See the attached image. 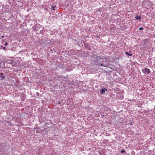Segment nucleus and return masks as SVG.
I'll return each mask as SVG.
<instances>
[{
    "label": "nucleus",
    "instance_id": "6e6552de",
    "mask_svg": "<svg viewBox=\"0 0 155 155\" xmlns=\"http://www.w3.org/2000/svg\"><path fill=\"white\" fill-rule=\"evenodd\" d=\"M12 62H13L11 60H8L7 61V63L8 64H12Z\"/></svg>",
    "mask_w": 155,
    "mask_h": 155
},
{
    "label": "nucleus",
    "instance_id": "f8f14e48",
    "mask_svg": "<svg viewBox=\"0 0 155 155\" xmlns=\"http://www.w3.org/2000/svg\"><path fill=\"white\" fill-rule=\"evenodd\" d=\"M143 29V28L142 27H140L139 28V30H142Z\"/></svg>",
    "mask_w": 155,
    "mask_h": 155
},
{
    "label": "nucleus",
    "instance_id": "1a4fd4ad",
    "mask_svg": "<svg viewBox=\"0 0 155 155\" xmlns=\"http://www.w3.org/2000/svg\"><path fill=\"white\" fill-rule=\"evenodd\" d=\"M125 53L126 55H128V56H131L132 55V54H130V53H128L127 52H126Z\"/></svg>",
    "mask_w": 155,
    "mask_h": 155
},
{
    "label": "nucleus",
    "instance_id": "20e7f679",
    "mask_svg": "<svg viewBox=\"0 0 155 155\" xmlns=\"http://www.w3.org/2000/svg\"><path fill=\"white\" fill-rule=\"evenodd\" d=\"M142 71L144 73L149 74L150 72V70L147 68H144L142 70Z\"/></svg>",
    "mask_w": 155,
    "mask_h": 155
},
{
    "label": "nucleus",
    "instance_id": "a211bd4d",
    "mask_svg": "<svg viewBox=\"0 0 155 155\" xmlns=\"http://www.w3.org/2000/svg\"><path fill=\"white\" fill-rule=\"evenodd\" d=\"M131 125H132L131 123H130Z\"/></svg>",
    "mask_w": 155,
    "mask_h": 155
},
{
    "label": "nucleus",
    "instance_id": "7ed1b4c3",
    "mask_svg": "<svg viewBox=\"0 0 155 155\" xmlns=\"http://www.w3.org/2000/svg\"><path fill=\"white\" fill-rule=\"evenodd\" d=\"M143 3L144 4H147V5H146V6H147L148 5V7H153V5L152 2L149 0L144 1L143 2Z\"/></svg>",
    "mask_w": 155,
    "mask_h": 155
},
{
    "label": "nucleus",
    "instance_id": "4468645a",
    "mask_svg": "<svg viewBox=\"0 0 155 155\" xmlns=\"http://www.w3.org/2000/svg\"><path fill=\"white\" fill-rule=\"evenodd\" d=\"M125 151L124 150H123L121 151V152L122 153H124Z\"/></svg>",
    "mask_w": 155,
    "mask_h": 155
},
{
    "label": "nucleus",
    "instance_id": "f3484780",
    "mask_svg": "<svg viewBox=\"0 0 155 155\" xmlns=\"http://www.w3.org/2000/svg\"><path fill=\"white\" fill-rule=\"evenodd\" d=\"M7 44H7V42H6V43H5V45H7Z\"/></svg>",
    "mask_w": 155,
    "mask_h": 155
},
{
    "label": "nucleus",
    "instance_id": "dca6fc26",
    "mask_svg": "<svg viewBox=\"0 0 155 155\" xmlns=\"http://www.w3.org/2000/svg\"><path fill=\"white\" fill-rule=\"evenodd\" d=\"M1 38H4V36H3V35H2V36H1Z\"/></svg>",
    "mask_w": 155,
    "mask_h": 155
},
{
    "label": "nucleus",
    "instance_id": "9d476101",
    "mask_svg": "<svg viewBox=\"0 0 155 155\" xmlns=\"http://www.w3.org/2000/svg\"><path fill=\"white\" fill-rule=\"evenodd\" d=\"M55 6H51V8L53 10H54V8Z\"/></svg>",
    "mask_w": 155,
    "mask_h": 155
},
{
    "label": "nucleus",
    "instance_id": "2eb2a0df",
    "mask_svg": "<svg viewBox=\"0 0 155 155\" xmlns=\"http://www.w3.org/2000/svg\"><path fill=\"white\" fill-rule=\"evenodd\" d=\"M0 74V76L2 77V76H3V73H1Z\"/></svg>",
    "mask_w": 155,
    "mask_h": 155
},
{
    "label": "nucleus",
    "instance_id": "aec40b11",
    "mask_svg": "<svg viewBox=\"0 0 155 155\" xmlns=\"http://www.w3.org/2000/svg\"><path fill=\"white\" fill-rule=\"evenodd\" d=\"M131 125H132L131 123H130Z\"/></svg>",
    "mask_w": 155,
    "mask_h": 155
},
{
    "label": "nucleus",
    "instance_id": "9b49d317",
    "mask_svg": "<svg viewBox=\"0 0 155 155\" xmlns=\"http://www.w3.org/2000/svg\"><path fill=\"white\" fill-rule=\"evenodd\" d=\"M2 77V79H1L2 80H4V79L5 78V76H2V77Z\"/></svg>",
    "mask_w": 155,
    "mask_h": 155
},
{
    "label": "nucleus",
    "instance_id": "423d86ee",
    "mask_svg": "<svg viewBox=\"0 0 155 155\" xmlns=\"http://www.w3.org/2000/svg\"><path fill=\"white\" fill-rule=\"evenodd\" d=\"M105 90L107 91V89H102L101 91V93L103 94L105 92Z\"/></svg>",
    "mask_w": 155,
    "mask_h": 155
},
{
    "label": "nucleus",
    "instance_id": "0eeeda50",
    "mask_svg": "<svg viewBox=\"0 0 155 155\" xmlns=\"http://www.w3.org/2000/svg\"><path fill=\"white\" fill-rule=\"evenodd\" d=\"M135 18L137 20H140L141 19V17L140 16L137 15L135 17Z\"/></svg>",
    "mask_w": 155,
    "mask_h": 155
},
{
    "label": "nucleus",
    "instance_id": "39448f33",
    "mask_svg": "<svg viewBox=\"0 0 155 155\" xmlns=\"http://www.w3.org/2000/svg\"><path fill=\"white\" fill-rule=\"evenodd\" d=\"M44 32V29H43V28H42V29L40 30V31H39V33L41 34L42 35Z\"/></svg>",
    "mask_w": 155,
    "mask_h": 155
},
{
    "label": "nucleus",
    "instance_id": "ddd939ff",
    "mask_svg": "<svg viewBox=\"0 0 155 155\" xmlns=\"http://www.w3.org/2000/svg\"><path fill=\"white\" fill-rule=\"evenodd\" d=\"M152 37H153L154 38H155V34H153L152 35Z\"/></svg>",
    "mask_w": 155,
    "mask_h": 155
},
{
    "label": "nucleus",
    "instance_id": "f03ea898",
    "mask_svg": "<svg viewBox=\"0 0 155 155\" xmlns=\"http://www.w3.org/2000/svg\"><path fill=\"white\" fill-rule=\"evenodd\" d=\"M32 29L35 32H36V33L38 34L40 30L42 29V27L41 25L38 24L34 25L32 27Z\"/></svg>",
    "mask_w": 155,
    "mask_h": 155
},
{
    "label": "nucleus",
    "instance_id": "f257e3e1",
    "mask_svg": "<svg viewBox=\"0 0 155 155\" xmlns=\"http://www.w3.org/2000/svg\"><path fill=\"white\" fill-rule=\"evenodd\" d=\"M95 58L96 59V62H97L98 64H99L100 66H103L104 67H106L108 66V64H101L100 62L102 61L103 59L97 56H95Z\"/></svg>",
    "mask_w": 155,
    "mask_h": 155
},
{
    "label": "nucleus",
    "instance_id": "6ab92c4d",
    "mask_svg": "<svg viewBox=\"0 0 155 155\" xmlns=\"http://www.w3.org/2000/svg\"><path fill=\"white\" fill-rule=\"evenodd\" d=\"M131 125H132L131 123H130Z\"/></svg>",
    "mask_w": 155,
    "mask_h": 155
}]
</instances>
